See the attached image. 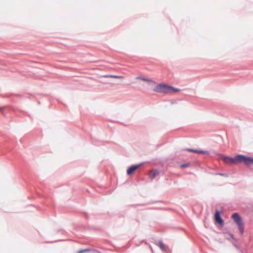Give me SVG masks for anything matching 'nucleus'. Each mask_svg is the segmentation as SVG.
Segmentation results:
<instances>
[{
  "label": "nucleus",
  "mask_w": 253,
  "mask_h": 253,
  "mask_svg": "<svg viewBox=\"0 0 253 253\" xmlns=\"http://www.w3.org/2000/svg\"><path fill=\"white\" fill-rule=\"evenodd\" d=\"M216 174L220 175H222V176H224V175H225V174H224V173H216Z\"/></svg>",
  "instance_id": "obj_17"
},
{
  "label": "nucleus",
  "mask_w": 253,
  "mask_h": 253,
  "mask_svg": "<svg viewBox=\"0 0 253 253\" xmlns=\"http://www.w3.org/2000/svg\"><path fill=\"white\" fill-rule=\"evenodd\" d=\"M190 163H186V164H181L180 165V167L181 168H183V169H184V168H186L187 167H189L190 166Z\"/></svg>",
  "instance_id": "obj_12"
},
{
  "label": "nucleus",
  "mask_w": 253,
  "mask_h": 253,
  "mask_svg": "<svg viewBox=\"0 0 253 253\" xmlns=\"http://www.w3.org/2000/svg\"><path fill=\"white\" fill-rule=\"evenodd\" d=\"M230 237H231L233 239H234V237L233 234H230Z\"/></svg>",
  "instance_id": "obj_18"
},
{
  "label": "nucleus",
  "mask_w": 253,
  "mask_h": 253,
  "mask_svg": "<svg viewBox=\"0 0 253 253\" xmlns=\"http://www.w3.org/2000/svg\"><path fill=\"white\" fill-rule=\"evenodd\" d=\"M221 158L226 164H237V155L233 158L227 156L222 155Z\"/></svg>",
  "instance_id": "obj_4"
},
{
  "label": "nucleus",
  "mask_w": 253,
  "mask_h": 253,
  "mask_svg": "<svg viewBox=\"0 0 253 253\" xmlns=\"http://www.w3.org/2000/svg\"><path fill=\"white\" fill-rule=\"evenodd\" d=\"M89 251H90L89 249H85L81 250L77 252V253H83L89 252Z\"/></svg>",
  "instance_id": "obj_13"
},
{
  "label": "nucleus",
  "mask_w": 253,
  "mask_h": 253,
  "mask_svg": "<svg viewBox=\"0 0 253 253\" xmlns=\"http://www.w3.org/2000/svg\"><path fill=\"white\" fill-rule=\"evenodd\" d=\"M142 165H143V163H140L139 164L131 166L127 169V171H126L127 174L128 175L132 174L136 169H137L138 168H139Z\"/></svg>",
  "instance_id": "obj_6"
},
{
  "label": "nucleus",
  "mask_w": 253,
  "mask_h": 253,
  "mask_svg": "<svg viewBox=\"0 0 253 253\" xmlns=\"http://www.w3.org/2000/svg\"><path fill=\"white\" fill-rule=\"evenodd\" d=\"M158 246L160 247V248L163 251H166V246L163 244L162 241H159L158 243Z\"/></svg>",
  "instance_id": "obj_9"
},
{
  "label": "nucleus",
  "mask_w": 253,
  "mask_h": 253,
  "mask_svg": "<svg viewBox=\"0 0 253 253\" xmlns=\"http://www.w3.org/2000/svg\"><path fill=\"white\" fill-rule=\"evenodd\" d=\"M232 217L237 224L240 232L241 234H243L244 231V227L241 217L239 214L237 212H235L232 214Z\"/></svg>",
  "instance_id": "obj_2"
},
{
  "label": "nucleus",
  "mask_w": 253,
  "mask_h": 253,
  "mask_svg": "<svg viewBox=\"0 0 253 253\" xmlns=\"http://www.w3.org/2000/svg\"><path fill=\"white\" fill-rule=\"evenodd\" d=\"M169 85L165 84H159L154 88L153 91L158 93H169Z\"/></svg>",
  "instance_id": "obj_3"
},
{
  "label": "nucleus",
  "mask_w": 253,
  "mask_h": 253,
  "mask_svg": "<svg viewBox=\"0 0 253 253\" xmlns=\"http://www.w3.org/2000/svg\"><path fill=\"white\" fill-rule=\"evenodd\" d=\"M0 110L1 112V113H2V114H4V113H3V112L2 109V108H1L0 107Z\"/></svg>",
  "instance_id": "obj_19"
},
{
  "label": "nucleus",
  "mask_w": 253,
  "mask_h": 253,
  "mask_svg": "<svg viewBox=\"0 0 253 253\" xmlns=\"http://www.w3.org/2000/svg\"><path fill=\"white\" fill-rule=\"evenodd\" d=\"M169 93L178 92L180 90L179 88L174 87L172 86L169 85Z\"/></svg>",
  "instance_id": "obj_10"
},
{
  "label": "nucleus",
  "mask_w": 253,
  "mask_h": 253,
  "mask_svg": "<svg viewBox=\"0 0 253 253\" xmlns=\"http://www.w3.org/2000/svg\"><path fill=\"white\" fill-rule=\"evenodd\" d=\"M110 78H116V79L123 78L122 76H117V75H110Z\"/></svg>",
  "instance_id": "obj_14"
},
{
  "label": "nucleus",
  "mask_w": 253,
  "mask_h": 253,
  "mask_svg": "<svg viewBox=\"0 0 253 253\" xmlns=\"http://www.w3.org/2000/svg\"><path fill=\"white\" fill-rule=\"evenodd\" d=\"M237 163H243L246 166L253 164V157H248L242 154L237 155Z\"/></svg>",
  "instance_id": "obj_1"
},
{
  "label": "nucleus",
  "mask_w": 253,
  "mask_h": 253,
  "mask_svg": "<svg viewBox=\"0 0 253 253\" xmlns=\"http://www.w3.org/2000/svg\"><path fill=\"white\" fill-rule=\"evenodd\" d=\"M187 151H189V152H194V150L195 149H189V148H187L186 149Z\"/></svg>",
  "instance_id": "obj_15"
},
{
  "label": "nucleus",
  "mask_w": 253,
  "mask_h": 253,
  "mask_svg": "<svg viewBox=\"0 0 253 253\" xmlns=\"http://www.w3.org/2000/svg\"><path fill=\"white\" fill-rule=\"evenodd\" d=\"M150 172L151 173V175H150V178L151 179H153L155 178V177L158 175L159 173H160V171L158 169H153V170H152Z\"/></svg>",
  "instance_id": "obj_7"
},
{
  "label": "nucleus",
  "mask_w": 253,
  "mask_h": 253,
  "mask_svg": "<svg viewBox=\"0 0 253 253\" xmlns=\"http://www.w3.org/2000/svg\"><path fill=\"white\" fill-rule=\"evenodd\" d=\"M110 75H106L103 76V77H104V78H110Z\"/></svg>",
  "instance_id": "obj_16"
},
{
  "label": "nucleus",
  "mask_w": 253,
  "mask_h": 253,
  "mask_svg": "<svg viewBox=\"0 0 253 253\" xmlns=\"http://www.w3.org/2000/svg\"><path fill=\"white\" fill-rule=\"evenodd\" d=\"M215 221L218 223L220 225L223 226L224 224V221L221 217L220 212L219 211H216L214 214Z\"/></svg>",
  "instance_id": "obj_5"
},
{
  "label": "nucleus",
  "mask_w": 253,
  "mask_h": 253,
  "mask_svg": "<svg viewBox=\"0 0 253 253\" xmlns=\"http://www.w3.org/2000/svg\"><path fill=\"white\" fill-rule=\"evenodd\" d=\"M194 153H200V154H205L206 155H209V154H210L209 152L208 151L199 150H197V149H195L194 150Z\"/></svg>",
  "instance_id": "obj_11"
},
{
  "label": "nucleus",
  "mask_w": 253,
  "mask_h": 253,
  "mask_svg": "<svg viewBox=\"0 0 253 253\" xmlns=\"http://www.w3.org/2000/svg\"><path fill=\"white\" fill-rule=\"evenodd\" d=\"M98 253H101L100 252L97 251Z\"/></svg>",
  "instance_id": "obj_20"
},
{
  "label": "nucleus",
  "mask_w": 253,
  "mask_h": 253,
  "mask_svg": "<svg viewBox=\"0 0 253 253\" xmlns=\"http://www.w3.org/2000/svg\"><path fill=\"white\" fill-rule=\"evenodd\" d=\"M136 79H137V80H142V81H145V82H151L153 83L154 84H156L155 81H153L151 79L146 78H144V77H141V76L137 77L136 78Z\"/></svg>",
  "instance_id": "obj_8"
}]
</instances>
